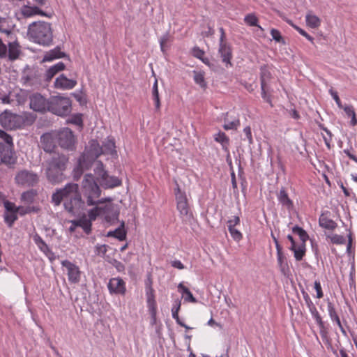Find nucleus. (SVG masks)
Returning <instances> with one entry per match:
<instances>
[{
  "instance_id": "nucleus-1",
  "label": "nucleus",
  "mask_w": 357,
  "mask_h": 357,
  "mask_svg": "<svg viewBox=\"0 0 357 357\" xmlns=\"http://www.w3.org/2000/svg\"><path fill=\"white\" fill-rule=\"evenodd\" d=\"M79 186L76 183H68L64 188L57 189L52 195V202L54 206H59L64 201V207L66 211L73 213L79 209L82 200L79 192Z\"/></svg>"
},
{
  "instance_id": "nucleus-2",
  "label": "nucleus",
  "mask_w": 357,
  "mask_h": 357,
  "mask_svg": "<svg viewBox=\"0 0 357 357\" xmlns=\"http://www.w3.org/2000/svg\"><path fill=\"white\" fill-rule=\"evenodd\" d=\"M27 36L34 43L44 46H49L53 42L51 24L44 21L30 24L27 29Z\"/></svg>"
},
{
  "instance_id": "nucleus-3",
  "label": "nucleus",
  "mask_w": 357,
  "mask_h": 357,
  "mask_svg": "<svg viewBox=\"0 0 357 357\" xmlns=\"http://www.w3.org/2000/svg\"><path fill=\"white\" fill-rule=\"evenodd\" d=\"M35 121L33 115L29 113L17 114L4 111L0 114V123L6 129L15 130L31 125Z\"/></svg>"
},
{
  "instance_id": "nucleus-4",
  "label": "nucleus",
  "mask_w": 357,
  "mask_h": 357,
  "mask_svg": "<svg viewBox=\"0 0 357 357\" xmlns=\"http://www.w3.org/2000/svg\"><path fill=\"white\" fill-rule=\"evenodd\" d=\"M68 158L63 155L54 154L47 163L46 176L52 184L61 183L63 177V171L66 168Z\"/></svg>"
},
{
  "instance_id": "nucleus-5",
  "label": "nucleus",
  "mask_w": 357,
  "mask_h": 357,
  "mask_svg": "<svg viewBox=\"0 0 357 357\" xmlns=\"http://www.w3.org/2000/svg\"><path fill=\"white\" fill-rule=\"evenodd\" d=\"M82 190L84 196L86 197L88 206H93L103 202L102 201H95L96 199L100 197L101 190L93 174H87L84 176L82 183Z\"/></svg>"
},
{
  "instance_id": "nucleus-6",
  "label": "nucleus",
  "mask_w": 357,
  "mask_h": 357,
  "mask_svg": "<svg viewBox=\"0 0 357 357\" xmlns=\"http://www.w3.org/2000/svg\"><path fill=\"white\" fill-rule=\"evenodd\" d=\"M174 195L176 203V208L179 212L181 218L183 220H189L192 218L188 199L185 191L182 190L177 185L174 189Z\"/></svg>"
},
{
  "instance_id": "nucleus-7",
  "label": "nucleus",
  "mask_w": 357,
  "mask_h": 357,
  "mask_svg": "<svg viewBox=\"0 0 357 357\" xmlns=\"http://www.w3.org/2000/svg\"><path fill=\"white\" fill-rule=\"evenodd\" d=\"M94 172L100 185L104 188H114L120 186L122 183L121 180L118 177L108 174L100 161L98 162Z\"/></svg>"
},
{
  "instance_id": "nucleus-8",
  "label": "nucleus",
  "mask_w": 357,
  "mask_h": 357,
  "mask_svg": "<svg viewBox=\"0 0 357 357\" xmlns=\"http://www.w3.org/2000/svg\"><path fill=\"white\" fill-rule=\"evenodd\" d=\"M48 111L58 116H66L71 111V100L69 98L53 96L50 99Z\"/></svg>"
},
{
  "instance_id": "nucleus-9",
  "label": "nucleus",
  "mask_w": 357,
  "mask_h": 357,
  "mask_svg": "<svg viewBox=\"0 0 357 357\" xmlns=\"http://www.w3.org/2000/svg\"><path fill=\"white\" fill-rule=\"evenodd\" d=\"M271 67L268 65H263L260 67V82L262 98L269 104H271V93L273 90L270 87V82L272 79Z\"/></svg>"
},
{
  "instance_id": "nucleus-10",
  "label": "nucleus",
  "mask_w": 357,
  "mask_h": 357,
  "mask_svg": "<svg viewBox=\"0 0 357 357\" xmlns=\"http://www.w3.org/2000/svg\"><path fill=\"white\" fill-rule=\"evenodd\" d=\"M16 183L19 185L24 187H31L36 185L39 181L37 174L32 171L21 170L15 177Z\"/></svg>"
},
{
  "instance_id": "nucleus-11",
  "label": "nucleus",
  "mask_w": 357,
  "mask_h": 357,
  "mask_svg": "<svg viewBox=\"0 0 357 357\" xmlns=\"http://www.w3.org/2000/svg\"><path fill=\"white\" fill-rule=\"evenodd\" d=\"M221 36L220 38V45L218 53L222 58V62L226 67L232 66L231 60L232 59V50L231 46L225 41V33L222 28L220 29Z\"/></svg>"
},
{
  "instance_id": "nucleus-12",
  "label": "nucleus",
  "mask_w": 357,
  "mask_h": 357,
  "mask_svg": "<svg viewBox=\"0 0 357 357\" xmlns=\"http://www.w3.org/2000/svg\"><path fill=\"white\" fill-rule=\"evenodd\" d=\"M59 146L65 149L73 150L75 144V137L72 130L68 128H63L57 133Z\"/></svg>"
},
{
  "instance_id": "nucleus-13",
  "label": "nucleus",
  "mask_w": 357,
  "mask_h": 357,
  "mask_svg": "<svg viewBox=\"0 0 357 357\" xmlns=\"http://www.w3.org/2000/svg\"><path fill=\"white\" fill-rule=\"evenodd\" d=\"M61 266L66 268L68 279L70 283L77 284L79 282L82 272L76 264L68 260H63L61 261Z\"/></svg>"
},
{
  "instance_id": "nucleus-14",
  "label": "nucleus",
  "mask_w": 357,
  "mask_h": 357,
  "mask_svg": "<svg viewBox=\"0 0 357 357\" xmlns=\"http://www.w3.org/2000/svg\"><path fill=\"white\" fill-rule=\"evenodd\" d=\"M16 162V158L13 151V147L10 145H5L0 143V165L4 164L8 167L14 165Z\"/></svg>"
},
{
  "instance_id": "nucleus-15",
  "label": "nucleus",
  "mask_w": 357,
  "mask_h": 357,
  "mask_svg": "<svg viewBox=\"0 0 357 357\" xmlns=\"http://www.w3.org/2000/svg\"><path fill=\"white\" fill-rule=\"evenodd\" d=\"M30 107L36 112H43L48 111L50 99L47 100L40 93H34L29 97Z\"/></svg>"
},
{
  "instance_id": "nucleus-16",
  "label": "nucleus",
  "mask_w": 357,
  "mask_h": 357,
  "mask_svg": "<svg viewBox=\"0 0 357 357\" xmlns=\"http://www.w3.org/2000/svg\"><path fill=\"white\" fill-rule=\"evenodd\" d=\"M91 147H97L98 149L95 151L94 155L98 158L102 153L113 154L116 153L115 151V142L113 139L107 138L103 143L102 147H99L98 144L93 141L91 144Z\"/></svg>"
},
{
  "instance_id": "nucleus-17",
  "label": "nucleus",
  "mask_w": 357,
  "mask_h": 357,
  "mask_svg": "<svg viewBox=\"0 0 357 357\" xmlns=\"http://www.w3.org/2000/svg\"><path fill=\"white\" fill-rule=\"evenodd\" d=\"M111 294L125 295L126 291V282L121 278H111L107 284Z\"/></svg>"
},
{
  "instance_id": "nucleus-18",
  "label": "nucleus",
  "mask_w": 357,
  "mask_h": 357,
  "mask_svg": "<svg viewBox=\"0 0 357 357\" xmlns=\"http://www.w3.org/2000/svg\"><path fill=\"white\" fill-rule=\"evenodd\" d=\"M240 218L234 216L233 218L227 222V226L231 238L236 242H239L243 238L242 233L236 228L240 225Z\"/></svg>"
},
{
  "instance_id": "nucleus-19",
  "label": "nucleus",
  "mask_w": 357,
  "mask_h": 357,
  "mask_svg": "<svg viewBox=\"0 0 357 357\" xmlns=\"http://www.w3.org/2000/svg\"><path fill=\"white\" fill-rule=\"evenodd\" d=\"M77 85L75 79H68L63 74L58 77L54 82V87L61 90H70Z\"/></svg>"
},
{
  "instance_id": "nucleus-20",
  "label": "nucleus",
  "mask_w": 357,
  "mask_h": 357,
  "mask_svg": "<svg viewBox=\"0 0 357 357\" xmlns=\"http://www.w3.org/2000/svg\"><path fill=\"white\" fill-rule=\"evenodd\" d=\"M13 105H24L29 98V93L24 89H16L11 92Z\"/></svg>"
},
{
  "instance_id": "nucleus-21",
  "label": "nucleus",
  "mask_w": 357,
  "mask_h": 357,
  "mask_svg": "<svg viewBox=\"0 0 357 357\" xmlns=\"http://www.w3.org/2000/svg\"><path fill=\"white\" fill-rule=\"evenodd\" d=\"M20 54V46L16 40V38L8 42L7 57L10 61L17 59Z\"/></svg>"
},
{
  "instance_id": "nucleus-22",
  "label": "nucleus",
  "mask_w": 357,
  "mask_h": 357,
  "mask_svg": "<svg viewBox=\"0 0 357 357\" xmlns=\"http://www.w3.org/2000/svg\"><path fill=\"white\" fill-rule=\"evenodd\" d=\"M327 309H328L329 317H330L331 319L332 320V321L336 323V324L339 327L342 333L346 336L347 332L341 323L340 319L339 317L337 312H336L334 305L331 302L328 303Z\"/></svg>"
},
{
  "instance_id": "nucleus-23",
  "label": "nucleus",
  "mask_w": 357,
  "mask_h": 357,
  "mask_svg": "<svg viewBox=\"0 0 357 357\" xmlns=\"http://www.w3.org/2000/svg\"><path fill=\"white\" fill-rule=\"evenodd\" d=\"M306 241H301L296 243L289 247V249L293 251L294 256L296 261H301L306 252Z\"/></svg>"
},
{
  "instance_id": "nucleus-24",
  "label": "nucleus",
  "mask_w": 357,
  "mask_h": 357,
  "mask_svg": "<svg viewBox=\"0 0 357 357\" xmlns=\"http://www.w3.org/2000/svg\"><path fill=\"white\" fill-rule=\"evenodd\" d=\"M21 13L24 17H31L36 15L48 16L37 6H24L22 8Z\"/></svg>"
},
{
  "instance_id": "nucleus-25",
  "label": "nucleus",
  "mask_w": 357,
  "mask_h": 357,
  "mask_svg": "<svg viewBox=\"0 0 357 357\" xmlns=\"http://www.w3.org/2000/svg\"><path fill=\"white\" fill-rule=\"evenodd\" d=\"M146 295L149 308L153 312L156 310V301L155 299L154 289L151 284L146 286Z\"/></svg>"
},
{
  "instance_id": "nucleus-26",
  "label": "nucleus",
  "mask_w": 357,
  "mask_h": 357,
  "mask_svg": "<svg viewBox=\"0 0 357 357\" xmlns=\"http://www.w3.org/2000/svg\"><path fill=\"white\" fill-rule=\"evenodd\" d=\"M37 195V190L31 189L21 195L20 200L24 204L29 206L34 202Z\"/></svg>"
},
{
  "instance_id": "nucleus-27",
  "label": "nucleus",
  "mask_w": 357,
  "mask_h": 357,
  "mask_svg": "<svg viewBox=\"0 0 357 357\" xmlns=\"http://www.w3.org/2000/svg\"><path fill=\"white\" fill-rule=\"evenodd\" d=\"M278 199L280 204L286 207L288 210L292 209L294 207L293 202L289 199L286 190L282 188L278 195Z\"/></svg>"
},
{
  "instance_id": "nucleus-28",
  "label": "nucleus",
  "mask_w": 357,
  "mask_h": 357,
  "mask_svg": "<svg viewBox=\"0 0 357 357\" xmlns=\"http://www.w3.org/2000/svg\"><path fill=\"white\" fill-rule=\"evenodd\" d=\"M65 54L61 51L59 47H56L45 53L43 59V62L52 61L54 59L62 58Z\"/></svg>"
},
{
  "instance_id": "nucleus-29",
  "label": "nucleus",
  "mask_w": 357,
  "mask_h": 357,
  "mask_svg": "<svg viewBox=\"0 0 357 357\" xmlns=\"http://www.w3.org/2000/svg\"><path fill=\"white\" fill-rule=\"evenodd\" d=\"M75 226L80 227L83 229L86 234H89L91 231L92 223L88 220L86 215H83L78 220H74Z\"/></svg>"
},
{
  "instance_id": "nucleus-30",
  "label": "nucleus",
  "mask_w": 357,
  "mask_h": 357,
  "mask_svg": "<svg viewBox=\"0 0 357 357\" xmlns=\"http://www.w3.org/2000/svg\"><path fill=\"white\" fill-rule=\"evenodd\" d=\"M319 224L320 227L328 230H334L337 225L332 219L328 218L327 216L321 214L319 219Z\"/></svg>"
},
{
  "instance_id": "nucleus-31",
  "label": "nucleus",
  "mask_w": 357,
  "mask_h": 357,
  "mask_svg": "<svg viewBox=\"0 0 357 357\" xmlns=\"http://www.w3.org/2000/svg\"><path fill=\"white\" fill-rule=\"evenodd\" d=\"M40 143L45 151H51L54 147L53 137L50 133H45L40 137Z\"/></svg>"
},
{
  "instance_id": "nucleus-32",
  "label": "nucleus",
  "mask_w": 357,
  "mask_h": 357,
  "mask_svg": "<svg viewBox=\"0 0 357 357\" xmlns=\"http://www.w3.org/2000/svg\"><path fill=\"white\" fill-rule=\"evenodd\" d=\"M344 110L348 118L351 119L350 125L353 127L357 125V116L354 107L351 105H345L341 108Z\"/></svg>"
},
{
  "instance_id": "nucleus-33",
  "label": "nucleus",
  "mask_w": 357,
  "mask_h": 357,
  "mask_svg": "<svg viewBox=\"0 0 357 357\" xmlns=\"http://www.w3.org/2000/svg\"><path fill=\"white\" fill-rule=\"evenodd\" d=\"M305 22L307 26L312 29H317L321 25L320 18L310 11L305 16Z\"/></svg>"
},
{
  "instance_id": "nucleus-34",
  "label": "nucleus",
  "mask_w": 357,
  "mask_h": 357,
  "mask_svg": "<svg viewBox=\"0 0 357 357\" xmlns=\"http://www.w3.org/2000/svg\"><path fill=\"white\" fill-rule=\"evenodd\" d=\"M7 20L6 18L0 17V31L5 33L9 40H13L15 38V33L13 30V26H6Z\"/></svg>"
},
{
  "instance_id": "nucleus-35",
  "label": "nucleus",
  "mask_w": 357,
  "mask_h": 357,
  "mask_svg": "<svg viewBox=\"0 0 357 357\" xmlns=\"http://www.w3.org/2000/svg\"><path fill=\"white\" fill-rule=\"evenodd\" d=\"M107 236L109 237H114L119 241H124L126 238V231L124 229V222H123L121 226L115 230L109 231Z\"/></svg>"
},
{
  "instance_id": "nucleus-36",
  "label": "nucleus",
  "mask_w": 357,
  "mask_h": 357,
  "mask_svg": "<svg viewBox=\"0 0 357 357\" xmlns=\"http://www.w3.org/2000/svg\"><path fill=\"white\" fill-rule=\"evenodd\" d=\"M214 140L220 143L225 151H228L230 140L229 137L225 132L220 131L215 134L214 135Z\"/></svg>"
},
{
  "instance_id": "nucleus-37",
  "label": "nucleus",
  "mask_w": 357,
  "mask_h": 357,
  "mask_svg": "<svg viewBox=\"0 0 357 357\" xmlns=\"http://www.w3.org/2000/svg\"><path fill=\"white\" fill-rule=\"evenodd\" d=\"M193 79L195 82L199 85V86L205 89L207 86L206 82L205 81V73L204 71H193Z\"/></svg>"
},
{
  "instance_id": "nucleus-38",
  "label": "nucleus",
  "mask_w": 357,
  "mask_h": 357,
  "mask_svg": "<svg viewBox=\"0 0 357 357\" xmlns=\"http://www.w3.org/2000/svg\"><path fill=\"white\" fill-rule=\"evenodd\" d=\"M178 288L182 292L185 301L193 303H197V299L193 296L192 294L188 287L184 286L182 283H180L178 286Z\"/></svg>"
},
{
  "instance_id": "nucleus-39",
  "label": "nucleus",
  "mask_w": 357,
  "mask_h": 357,
  "mask_svg": "<svg viewBox=\"0 0 357 357\" xmlns=\"http://www.w3.org/2000/svg\"><path fill=\"white\" fill-rule=\"evenodd\" d=\"M192 54L195 58L200 59L206 65H210L209 59L204 57V51L201 50L199 47H194L192 48Z\"/></svg>"
},
{
  "instance_id": "nucleus-40",
  "label": "nucleus",
  "mask_w": 357,
  "mask_h": 357,
  "mask_svg": "<svg viewBox=\"0 0 357 357\" xmlns=\"http://www.w3.org/2000/svg\"><path fill=\"white\" fill-rule=\"evenodd\" d=\"M84 155H82L78 161L77 166L73 170V177L75 180H78L84 172Z\"/></svg>"
},
{
  "instance_id": "nucleus-41",
  "label": "nucleus",
  "mask_w": 357,
  "mask_h": 357,
  "mask_svg": "<svg viewBox=\"0 0 357 357\" xmlns=\"http://www.w3.org/2000/svg\"><path fill=\"white\" fill-rule=\"evenodd\" d=\"M152 96L156 109L160 107V100L158 92V79L155 78L152 88Z\"/></svg>"
},
{
  "instance_id": "nucleus-42",
  "label": "nucleus",
  "mask_w": 357,
  "mask_h": 357,
  "mask_svg": "<svg viewBox=\"0 0 357 357\" xmlns=\"http://www.w3.org/2000/svg\"><path fill=\"white\" fill-rule=\"evenodd\" d=\"M105 207H99L96 206L95 208L91 209L88 212V220H90L91 223H92V221H94L98 216L105 213Z\"/></svg>"
},
{
  "instance_id": "nucleus-43",
  "label": "nucleus",
  "mask_w": 357,
  "mask_h": 357,
  "mask_svg": "<svg viewBox=\"0 0 357 357\" xmlns=\"http://www.w3.org/2000/svg\"><path fill=\"white\" fill-rule=\"evenodd\" d=\"M244 21L248 25L250 26H257L260 29L263 30L261 26L258 24L259 20L257 17L253 13L245 15Z\"/></svg>"
},
{
  "instance_id": "nucleus-44",
  "label": "nucleus",
  "mask_w": 357,
  "mask_h": 357,
  "mask_svg": "<svg viewBox=\"0 0 357 357\" xmlns=\"http://www.w3.org/2000/svg\"><path fill=\"white\" fill-rule=\"evenodd\" d=\"M319 328V333L322 337H325L327 335V331L325 326V324L322 320L320 314L313 317Z\"/></svg>"
},
{
  "instance_id": "nucleus-45",
  "label": "nucleus",
  "mask_w": 357,
  "mask_h": 357,
  "mask_svg": "<svg viewBox=\"0 0 357 357\" xmlns=\"http://www.w3.org/2000/svg\"><path fill=\"white\" fill-rule=\"evenodd\" d=\"M292 231L294 234L299 236L301 241H307L309 236L307 232L298 226H295L292 228Z\"/></svg>"
},
{
  "instance_id": "nucleus-46",
  "label": "nucleus",
  "mask_w": 357,
  "mask_h": 357,
  "mask_svg": "<svg viewBox=\"0 0 357 357\" xmlns=\"http://www.w3.org/2000/svg\"><path fill=\"white\" fill-rule=\"evenodd\" d=\"M181 308V301H176L172 308V317L176 320L178 324H182L178 316V312Z\"/></svg>"
},
{
  "instance_id": "nucleus-47",
  "label": "nucleus",
  "mask_w": 357,
  "mask_h": 357,
  "mask_svg": "<svg viewBox=\"0 0 357 357\" xmlns=\"http://www.w3.org/2000/svg\"><path fill=\"white\" fill-rule=\"evenodd\" d=\"M172 40V37L168 33L164 34L160 39V45L162 52H165L168 48V43Z\"/></svg>"
},
{
  "instance_id": "nucleus-48",
  "label": "nucleus",
  "mask_w": 357,
  "mask_h": 357,
  "mask_svg": "<svg viewBox=\"0 0 357 357\" xmlns=\"http://www.w3.org/2000/svg\"><path fill=\"white\" fill-rule=\"evenodd\" d=\"M2 204H3L6 208V212L17 213V206H16L13 202L7 200L4 195L3 200L2 201Z\"/></svg>"
},
{
  "instance_id": "nucleus-49",
  "label": "nucleus",
  "mask_w": 357,
  "mask_h": 357,
  "mask_svg": "<svg viewBox=\"0 0 357 357\" xmlns=\"http://www.w3.org/2000/svg\"><path fill=\"white\" fill-rule=\"evenodd\" d=\"M17 219V213L5 212L4 220L9 227H12Z\"/></svg>"
},
{
  "instance_id": "nucleus-50",
  "label": "nucleus",
  "mask_w": 357,
  "mask_h": 357,
  "mask_svg": "<svg viewBox=\"0 0 357 357\" xmlns=\"http://www.w3.org/2000/svg\"><path fill=\"white\" fill-rule=\"evenodd\" d=\"M328 238H330L332 243L336 245H342L346 242L344 237L342 235L332 234L331 236H328Z\"/></svg>"
},
{
  "instance_id": "nucleus-51",
  "label": "nucleus",
  "mask_w": 357,
  "mask_h": 357,
  "mask_svg": "<svg viewBox=\"0 0 357 357\" xmlns=\"http://www.w3.org/2000/svg\"><path fill=\"white\" fill-rule=\"evenodd\" d=\"M33 241L41 250H44L45 248H47V245L45 243V242L38 234H36L33 236Z\"/></svg>"
},
{
  "instance_id": "nucleus-52",
  "label": "nucleus",
  "mask_w": 357,
  "mask_h": 357,
  "mask_svg": "<svg viewBox=\"0 0 357 357\" xmlns=\"http://www.w3.org/2000/svg\"><path fill=\"white\" fill-rule=\"evenodd\" d=\"M0 138L6 143V145H10L11 147H13V138L7 132L0 130Z\"/></svg>"
},
{
  "instance_id": "nucleus-53",
  "label": "nucleus",
  "mask_w": 357,
  "mask_h": 357,
  "mask_svg": "<svg viewBox=\"0 0 357 357\" xmlns=\"http://www.w3.org/2000/svg\"><path fill=\"white\" fill-rule=\"evenodd\" d=\"M329 93L331 95L332 98L335 101L337 107L340 109H341L342 107H343L344 106L342 105V101H341L340 98H339L337 93L335 91H334L333 89H331L329 90Z\"/></svg>"
},
{
  "instance_id": "nucleus-54",
  "label": "nucleus",
  "mask_w": 357,
  "mask_h": 357,
  "mask_svg": "<svg viewBox=\"0 0 357 357\" xmlns=\"http://www.w3.org/2000/svg\"><path fill=\"white\" fill-rule=\"evenodd\" d=\"M70 122L71 123L77 125L79 127H82L83 121H82V114H76V115L73 116L70 120Z\"/></svg>"
},
{
  "instance_id": "nucleus-55",
  "label": "nucleus",
  "mask_w": 357,
  "mask_h": 357,
  "mask_svg": "<svg viewBox=\"0 0 357 357\" xmlns=\"http://www.w3.org/2000/svg\"><path fill=\"white\" fill-rule=\"evenodd\" d=\"M17 213L20 214L21 215H25L26 213H29L32 211H35L34 207H31L29 206H19L17 208Z\"/></svg>"
},
{
  "instance_id": "nucleus-56",
  "label": "nucleus",
  "mask_w": 357,
  "mask_h": 357,
  "mask_svg": "<svg viewBox=\"0 0 357 357\" xmlns=\"http://www.w3.org/2000/svg\"><path fill=\"white\" fill-rule=\"evenodd\" d=\"M314 289L317 292V296L316 297L317 298H321L324 297V292L322 291V288H321V283L319 280H315L314 282Z\"/></svg>"
},
{
  "instance_id": "nucleus-57",
  "label": "nucleus",
  "mask_w": 357,
  "mask_h": 357,
  "mask_svg": "<svg viewBox=\"0 0 357 357\" xmlns=\"http://www.w3.org/2000/svg\"><path fill=\"white\" fill-rule=\"evenodd\" d=\"M240 125L239 120L233 121L231 122H229L227 123H225L223 126V128L225 130H232V129H237L238 126Z\"/></svg>"
},
{
  "instance_id": "nucleus-58",
  "label": "nucleus",
  "mask_w": 357,
  "mask_h": 357,
  "mask_svg": "<svg viewBox=\"0 0 357 357\" xmlns=\"http://www.w3.org/2000/svg\"><path fill=\"white\" fill-rule=\"evenodd\" d=\"M277 259H278V263L281 270L283 271L285 268V266L287 265L286 258H285L283 252L277 254Z\"/></svg>"
},
{
  "instance_id": "nucleus-59",
  "label": "nucleus",
  "mask_w": 357,
  "mask_h": 357,
  "mask_svg": "<svg viewBox=\"0 0 357 357\" xmlns=\"http://www.w3.org/2000/svg\"><path fill=\"white\" fill-rule=\"evenodd\" d=\"M56 73H58L57 70L53 66H51L45 73L46 81H50Z\"/></svg>"
},
{
  "instance_id": "nucleus-60",
  "label": "nucleus",
  "mask_w": 357,
  "mask_h": 357,
  "mask_svg": "<svg viewBox=\"0 0 357 357\" xmlns=\"http://www.w3.org/2000/svg\"><path fill=\"white\" fill-rule=\"evenodd\" d=\"M295 29L303 37H305L307 40L310 41L312 43H314V38L309 35L305 30L300 28L299 26H295Z\"/></svg>"
},
{
  "instance_id": "nucleus-61",
  "label": "nucleus",
  "mask_w": 357,
  "mask_h": 357,
  "mask_svg": "<svg viewBox=\"0 0 357 357\" xmlns=\"http://www.w3.org/2000/svg\"><path fill=\"white\" fill-rule=\"evenodd\" d=\"M243 133L245 135L246 139L248 141V143L250 144H252L253 143V139H252V131H251L250 127L246 126L245 128H244Z\"/></svg>"
},
{
  "instance_id": "nucleus-62",
  "label": "nucleus",
  "mask_w": 357,
  "mask_h": 357,
  "mask_svg": "<svg viewBox=\"0 0 357 357\" xmlns=\"http://www.w3.org/2000/svg\"><path fill=\"white\" fill-rule=\"evenodd\" d=\"M0 58H7V46L3 43L1 38H0Z\"/></svg>"
},
{
  "instance_id": "nucleus-63",
  "label": "nucleus",
  "mask_w": 357,
  "mask_h": 357,
  "mask_svg": "<svg viewBox=\"0 0 357 357\" xmlns=\"http://www.w3.org/2000/svg\"><path fill=\"white\" fill-rule=\"evenodd\" d=\"M271 35L272 38L277 42H280L282 40V37L280 34V32L275 29H272L271 30Z\"/></svg>"
},
{
  "instance_id": "nucleus-64",
  "label": "nucleus",
  "mask_w": 357,
  "mask_h": 357,
  "mask_svg": "<svg viewBox=\"0 0 357 357\" xmlns=\"http://www.w3.org/2000/svg\"><path fill=\"white\" fill-rule=\"evenodd\" d=\"M172 266L177 269L182 270L185 268L183 263L179 260H174L171 262Z\"/></svg>"
}]
</instances>
